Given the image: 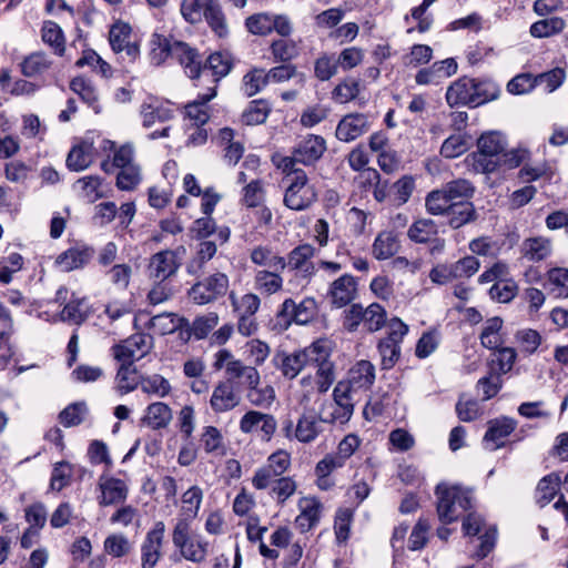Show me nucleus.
Segmentation results:
<instances>
[{
    "label": "nucleus",
    "mask_w": 568,
    "mask_h": 568,
    "mask_svg": "<svg viewBox=\"0 0 568 568\" xmlns=\"http://www.w3.org/2000/svg\"><path fill=\"white\" fill-rule=\"evenodd\" d=\"M241 402L233 383L227 381L219 382L212 392L210 406L214 413H225L234 409Z\"/></svg>",
    "instance_id": "obj_20"
},
{
    "label": "nucleus",
    "mask_w": 568,
    "mask_h": 568,
    "mask_svg": "<svg viewBox=\"0 0 568 568\" xmlns=\"http://www.w3.org/2000/svg\"><path fill=\"white\" fill-rule=\"evenodd\" d=\"M315 314V301L307 298L296 304L292 298L283 302L280 315L297 324L308 323Z\"/></svg>",
    "instance_id": "obj_31"
},
{
    "label": "nucleus",
    "mask_w": 568,
    "mask_h": 568,
    "mask_svg": "<svg viewBox=\"0 0 568 568\" xmlns=\"http://www.w3.org/2000/svg\"><path fill=\"white\" fill-rule=\"evenodd\" d=\"M93 256V251L87 246H74L60 253L55 261L54 266L60 272H71L83 267L89 263Z\"/></svg>",
    "instance_id": "obj_28"
},
{
    "label": "nucleus",
    "mask_w": 568,
    "mask_h": 568,
    "mask_svg": "<svg viewBox=\"0 0 568 568\" xmlns=\"http://www.w3.org/2000/svg\"><path fill=\"white\" fill-rule=\"evenodd\" d=\"M283 271L261 268L254 273L253 286L263 296L274 295L283 290Z\"/></svg>",
    "instance_id": "obj_33"
},
{
    "label": "nucleus",
    "mask_w": 568,
    "mask_h": 568,
    "mask_svg": "<svg viewBox=\"0 0 568 568\" xmlns=\"http://www.w3.org/2000/svg\"><path fill=\"white\" fill-rule=\"evenodd\" d=\"M291 466V455L280 449L267 457L266 463L257 468L252 477V485L257 490H264L283 477Z\"/></svg>",
    "instance_id": "obj_6"
},
{
    "label": "nucleus",
    "mask_w": 568,
    "mask_h": 568,
    "mask_svg": "<svg viewBox=\"0 0 568 568\" xmlns=\"http://www.w3.org/2000/svg\"><path fill=\"white\" fill-rule=\"evenodd\" d=\"M561 478L558 474H549L537 485L535 499L540 507L549 504L560 490Z\"/></svg>",
    "instance_id": "obj_46"
},
{
    "label": "nucleus",
    "mask_w": 568,
    "mask_h": 568,
    "mask_svg": "<svg viewBox=\"0 0 568 568\" xmlns=\"http://www.w3.org/2000/svg\"><path fill=\"white\" fill-rule=\"evenodd\" d=\"M317 199V193L313 185L308 183L304 171H295L288 181L284 195V204L294 211H302L311 206Z\"/></svg>",
    "instance_id": "obj_5"
},
{
    "label": "nucleus",
    "mask_w": 568,
    "mask_h": 568,
    "mask_svg": "<svg viewBox=\"0 0 568 568\" xmlns=\"http://www.w3.org/2000/svg\"><path fill=\"white\" fill-rule=\"evenodd\" d=\"M437 233V224L432 219H418L407 230L408 239L418 244L432 242Z\"/></svg>",
    "instance_id": "obj_45"
},
{
    "label": "nucleus",
    "mask_w": 568,
    "mask_h": 568,
    "mask_svg": "<svg viewBox=\"0 0 568 568\" xmlns=\"http://www.w3.org/2000/svg\"><path fill=\"white\" fill-rule=\"evenodd\" d=\"M175 41L162 34L153 33L150 40V60L153 64L160 65L169 58H173Z\"/></svg>",
    "instance_id": "obj_41"
},
{
    "label": "nucleus",
    "mask_w": 568,
    "mask_h": 568,
    "mask_svg": "<svg viewBox=\"0 0 568 568\" xmlns=\"http://www.w3.org/2000/svg\"><path fill=\"white\" fill-rule=\"evenodd\" d=\"M369 129L367 116L361 113L345 115L336 128V138L343 142H351L363 135Z\"/></svg>",
    "instance_id": "obj_27"
},
{
    "label": "nucleus",
    "mask_w": 568,
    "mask_h": 568,
    "mask_svg": "<svg viewBox=\"0 0 568 568\" xmlns=\"http://www.w3.org/2000/svg\"><path fill=\"white\" fill-rule=\"evenodd\" d=\"M165 537V524L162 520L154 523L145 534L141 544V568H154L162 557Z\"/></svg>",
    "instance_id": "obj_13"
},
{
    "label": "nucleus",
    "mask_w": 568,
    "mask_h": 568,
    "mask_svg": "<svg viewBox=\"0 0 568 568\" xmlns=\"http://www.w3.org/2000/svg\"><path fill=\"white\" fill-rule=\"evenodd\" d=\"M352 384L339 381L333 389V403H322L321 417L324 423L346 424L354 414V393Z\"/></svg>",
    "instance_id": "obj_4"
},
{
    "label": "nucleus",
    "mask_w": 568,
    "mask_h": 568,
    "mask_svg": "<svg viewBox=\"0 0 568 568\" xmlns=\"http://www.w3.org/2000/svg\"><path fill=\"white\" fill-rule=\"evenodd\" d=\"M452 204L453 201L444 187L432 191L425 199L426 210L432 215H446Z\"/></svg>",
    "instance_id": "obj_56"
},
{
    "label": "nucleus",
    "mask_w": 568,
    "mask_h": 568,
    "mask_svg": "<svg viewBox=\"0 0 568 568\" xmlns=\"http://www.w3.org/2000/svg\"><path fill=\"white\" fill-rule=\"evenodd\" d=\"M52 65L50 58L43 52H33L21 62V72L24 77L34 78L45 73Z\"/></svg>",
    "instance_id": "obj_49"
},
{
    "label": "nucleus",
    "mask_w": 568,
    "mask_h": 568,
    "mask_svg": "<svg viewBox=\"0 0 568 568\" xmlns=\"http://www.w3.org/2000/svg\"><path fill=\"white\" fill-rule=\"evenodd\" d=\"M501 158L494 152H487L485 148H477V151L465 158L466 168L476 174H491L500 170Z\"/></svg>",
    "instance_id": "obj_26"
},
{
    "label": "nucleus",
    "mask_w": 568,
    "mask_h": 568,
    "mask_svg": "<svg viewBox=\"0 0 568 568\" xmlns=\"http://www.w3.org/2000/svg\"><path fill=\"white\" fill-rule=\"evenodd\" d=\"M140 116L142 119V125L149 129L158 122L163 123L173 119L174 111L170 102H164L155 97H150L142 102L140 106Z\"/></svg>",
    "instance_id": "obj_18"
},
{
    "label": "nucleus",
    "mask_w": 568,
    "mask_h": 568,
    "mask_svg": "<svg viewBox=\"0 0 568 568\" xmlns=\"http://www.w3.org/2000/svg\"><path fill=\"white\" fill-rule=\"evenodd\" d=\"M97 156V149L92 141L82 140L74 144L68 153L65 164L70 171L81 172L87 170Z\"/></svg>",
    "instance_id": "obj_25"
},
{
    "label": "nucleus",
    "mask_w": 568,
    "mask_h": 568,
    "mask_svg": "<svg viewBox=\"0 0 568 568\" xmlns=\"http://www.w3.org/2000/svg\"><path fill=\"white\" fill-rule=\"evenodd\" d=\"M271 106L265 100H253L242 114V121L246 125H257L266 121Z\"/></svg>",
    "instance_id": "obj_57"
},
{
    "label": "nucleus",
    "mask_w": 568,
    "mask_h": 568,
    "mask_svg": "<svg viewBox=\"0 0 568 568\" xmlns=\"http://www.w3.org/2000/svg\"><path fill=\"white\" fill-rule=\"evenodd\" d=\"M446 215L448 224L453 229H459L475 219V209L470 202L457 201L453 202Z\"/></svg>",
    "instance_id": "obj_50"
},
{
    "label": "nucleus",
    "mask_w": 568,
    "mask_h": 568,
    "mask_svg": "<svg viewBox=\"0 0 568 568\" xmlns=\"http://www.w3.org/2000/svg\"><path fill=\"white\" fill-rule=\"evenodd\" d=\"M549 295L556 298L568 297V268L552 267L547 271L544 284Z\"/></svg>",
    "instance_id": "obj_38"
},
{
    "label": "nucleus",
    "mask_w": 568,
    "mask_h": 568,
    "mask_svg": "<svg viewBox=\"0 0 568 568\" xmlns=\"http://www.w3.org/2000/svg\"><path fill=\"white\" fill-rule=\"evenodd\" d=\"M88 316L89 311L85 298L70 300L60 312L61 321L75 325L82 324L88 318Z\"/></svg>",
    "instance_id": "obj_53"
},
{
    "label": "nucleus",
    "mask_w": 568,
    "mask_h": 568,
    "mask_svg": "<svg viewBox=\"0 0 568 568\" xmlns=\"http://www.w3.org/2000/svg\"><path fill=\"white\" fill-rule=\"evenodd\" d=\"M267 75L264 69L254 68L243 77L242 89L247 97H253L267 85Z\"/></svg>",
    "instance_id": "obj_63"
},
{
    "label": "nucleus",
    "mask_w": 568,
    "mask_h": 568,
    "mask_svg": "<svg viewBox=\"0 0 568 568\" xmlns=\"http://www.w3.org/2000/svg\"><path fill=\"white\" fill-rule=\"evenodd\" d=\"M300 514L295 526L301 532H306L318 525L323 505L316 497H302L298 501Z\"/></svg>",
    "instance_id": "obj_23"
},
{
    "label": "nucleus",
    "mask_w": 568,
    "mask_h": 568,
    "mask_svg": "<svg viewBox=\"0 0 568 568\" xmlns=\"http://www.w3.org/2000/svg\"><path fill=\"white\" fill-rule=\"evenodd\" d=\"M321 423H324V419L321 417V407H318L317 412L303 410L296 426L294 427L290 420L283 430L288 439L294 438L300 443L308 444L314 442L322 433Z\"/></svg>",
    "instance_id": "obj_10"
},
{
    "label": "nucleus",
    "mask_w": 568,
    "mask_h": 568,
    "mask_svg": "<svg viewBox=\"0 0 568 568\" xmlns=\"http://www.w3.org/2000/svg\"><path fill=\"white\" fill-rule=\"evenodd\" d=\"M132 29L129 23L116 21L109 31V42L114 53L122 54L129 62L140 57V45L131 40Z\"/></svg>",
    "instance_id": "obj_14"
},
{
    "label": "nucleus",
    "mask_w": 568,
    "mask_h": 568,
    "mask_svg": "<svg viewBox=\"0 0 568 568\" xmlns=\"http://www.w3.org/2000/svg\"><path fill=\"white\" fill-rule=\"evenodd\" d=\"M387 312L379 303H371L363 306L361 303H353L343 313V327L348 333L363 331L376 333L386 326Z\"/></svg>",
    "instance_id": "obj_2"
},
{
    "label": "nucleus",
    "mask_w": 568,
    "mask_h": 568,
    "mask_svg": "<svg viewBox=\"0 0 568 568\" xmlns=\"http://www.w3.org/2000/svg\"><path fill=\"white\" fill-rule=\"evenodd\" d=\"M300 388L295 392V399L303 410L315 412L314 405L326 403L325 395L327 392H320L317 384H313L311 374L303 376L298 381Z\"/></svg>",
    "instance_id": "obj_29"
},
{
    "label": "nucleus",
    "mask_w": 568,
    "mask_h": 568,
    "mask_svg": "<svg viewBox=\"0 0 568 568\" xmlns=\"http://www.w3.org/2000/svg\"><path fill=\"white\" fill-rule=\"evenodd\" d=\"M41 32L43 42L53 48L58 55H62L65 50V41L60 26L53 21H45Z\"/></svg>",
    "instance_id": "obj_59"
},
{
    "label": "nucleus",
    "mask_w": 568,
    "mask_h": 568,
    "mask_svg": "<svg viewBox=\"0 0 568 568\" xmlns=\"http://www.w3.org/2000/svg\"><path fill=\"white\" fill-rule=\"evenodd\" d=\"M231 70V62L222 53H212L203 64L201 81L216 89V83Z\"/></svg>",
    "instance_id": "obj_30"
},
{
    "label": "nucleus",
    "mask_w": 568,
    "mask_h": 568,
    "mask_svg": "<svg viewBox=\"0 0 568 568\" xmlns=\"http://www.w3.org/2000/svg\"><path fill=\"white\" fill-rule=\"evenodd\" d=\"M377 349L381 355L382 368H393L400 356V344L386 338H382L377 344Z\"/></svg>",
    "instance_id": "obj_62"
},
{
    "label": "nucleus",
    "mask_w": 568,
    "mask_h": 568,
    "mask_svg": "<svg viewBox=\"0 0 568 568\" xmlns=\"http://www.w3.org/2000/svg\"><path fill=\"white\" fill-rule=\"evenodd\" d=\"M229 290V277L224 273H214L195 283L189 291L192 301L199 305L209 304L224 296Z\"/></svg>",
    "instance_id": "obj_11"
},
{
    "label": "nucleus",
    "mask_w": 568,
    "mask_h": 568,
    "mask_svg": "<svg viewBox=\"0 0 568 568\" xmlns=\"http://www.w3.org/2000/svg\"><path fill=\"white\" fill-rule=\"evenodd\" d=\"M203 500V490L199 486L190 487L182 495V514L179 518H189V523L197 516Z\"/></svg>",
    "instance_id": "obj_54"
},
{
    "label": "nucleus",
    "mask_w": 568,
    "mask_h": 568,
    "mask_svg": "<svg viewBox=\"0 0 568 568\" xmlns=\"http://www.w3.org/2000/svg\"><path fill=\"white\" fill-rule=\"evenodd\" d=\"M302 352L306 365L314 366L332 363L333 342L328 338H318Z\"/></svg>",
    "instance_id": "obj_39"
},
{
    "label": "nucleus",
    "mask_w": 568,
    "mask_h": 568,
    "mask_svg": "<svg viewBox=\"0 0 568 568\" xmlns=\"http://www.w3.org/2000/svg\"><path fill=\"white\" fill-rule=\"evenodd\" d=\"M345 383L352 384V388L368 389L375 382V366L369 361L357 362L348 372V379Z\"/></svg>",
    "instance_id": "obj_37"
},
{
    "label": "nucleus",
    "mask_w": 568,
    "mask_h": 568,
    "mask_svg": "<svg viewBox=\"0 0 568 568\" xmlns=\"http://www.w3.org/2000/svg\"><path fill=\"white\" fill-rule=\"evenodd\" d=\"M508 141L505 134L498 131L483 133L477 140V148H485L487 152H494L500 158L507 149Z\"/></svg>",
    "instance_id": "obj_60"
},
{
    "label": "nucleus",
    "mask_w": 568,
    "mask_h": 568,
    "mask_svg": "<svg viewBox=\"0 0 568 568\" xmlns=\"http://www.w3.org/2000/svg\"><path fill=\"white\" fill-rule=\"evenodd\" d=\"M356 295L357 282L351 274H343L333 281L328 290L331 302L337 308L348 305L356 298Z\"/></svg>",
    "instance_id": "obj_22"
},
{
    "label": "nucleus",
    "mask_w": 568,
    "mask_h": 568,
    "mask_svg": "<svg viewBox=\"0 0 568 568\" xmlns=\"http://www.w3.org/2000/svg\"><path fill=\"white\" fill-rule=\"evenodd\" d=\"M399 248L397 235L392 231L377 234L372 245V254L378 261L393 257Z\"/></svg>",
    "instance_id": "obj_40"
},
{
    "label": "nucleus",
    "mask_w": 568,
    "mask_h": 568,
    "mask_svg": "<svg viewBox=\"0 0 568 568\" xmlns=\"http://www.w3.org/2000/svg\"><path fill=\"white\" fill-rule=\"evenodd\" d=\"M98 488L100 496L98 503L100 506H111L125 501L129 493L126 483L120 478L102 474L99 477Z\"/></svg>",
    "instance_id": "obj_17"
},
{
    "label": "nucleus",
    "mask_w": 568,
    "mask_h": 568,
    "mask_svg": "<svg viewBox=\"0 0 568 568\" xmlns=\"http://www.w3.org/2000/svg\"><path fill=\"white\" fill-rule=\"evenodd\" d=\"M325 140L320 135H307L295 148L298 163L312 164L325 152Z\"/></svg>",
    "instance_id": "obj_34"
},
{
    "label": "nucleus",
    "mask_w": 568,
    "mask_h": 568,
    "mask_svg": "<svg viewBox=\"0 0 568 568\" xmlns=\"http://www.w3.org/2000/svg\"><path fill=\"white\" fill-rule=\"evenodd\" d=\"M213 368L215 371L225 369V374L231 378H243L245 386L260 384V373L254 366L245 365L242 361L226 348L220 349L214 354Z\"/></svg>",
    "instance_id": "obj_8"
},
{
    "label": "nucleus",
    "mask_w": 568,
    "mask_h": 568,
    "mask_svg": "<svg viewBox=\"0 0 568 568\" xmlns=\"http://www.w3.org/2000/svg\"><path fill=\"white\" fill-rule=\"evenodd\" d=\"M275 361L283 376L290 379L295 378L306 366L302 351L292 354H277Z\"/></svg>",
    "instance_id": "obj_48"
},
{
    "label": "nucleus",
    "mask_w": 568,
    "mask_h": 568,
    "mask_svg": "<svg viewBox=\"0 0 568 568\" xmlns=\"http://www.w3.org/2000/svg\"><path fill=\"white\" fill-rule=\"evenodd\" d=\"M234 131L230 128L220 130L219 136L224 146V161L230 165H235L244 154V145L240 141H234Z\"/></svg>",
    "instance_id": "obj_47"
},
{
    "label": "nucleus",
    "mask_w": 568,
    "mask_h": 568,
    "mask_svg": "<svg viewBox=\"0 0 568 568\" xmlns=\"http://www.w3.org/2000/svg\"><path fill=\"white\" fill-rule=\"evenodd\" d=\"M438 518L444 524H450L471 508L473 495L467 488L459 485L440 483L436 486Z\"/></svg>",
    "instance_id": "obj_1"
},
{
    "label": "nucleus",
    "mask_w": 568,
    "mask_h": 568,
    "mask_svg": "<svg viewBox=\"0 0 568 568\" xmlns=\"http://www.w3.org/2000/svg\"><path fill=\"white\" fill-rule=\"evenodd\" d=\"M140 389L148 396L164 398L172 392V386L164 376L151 374L140 377Z\"/></svg>",
    "instance_id": "obj_44"
},
{
    "label": "nucleus",
    "mask_w": 568,
    "mask_h": 568,
    "mask_svg": "<svg viewBox=\"0 0 568 568\" xmlns=\"http://www.w3.org/2000/svg\"><path fill=\"white\" fill-rule=\"evenodd\" d=\"M565 26L564 19L551 17L534 22L530 26L529 32L534 38H548L561 32Z\"/></svg>",
    "instance_id": "obj_58"
},
{
    "label": "nucleus",
    "mask_w": 568,
    "mask_h": 568,
    "mask_svg": "<svg viewBox=\"0 0 568 568\" xmlns=\"http://www.w3.org/2000/svg\"><path fill=\"white\" fill-rule=\"evenodd\" d=\"M474 106L485 104L496 100L500 94L499 85L491 80H476L474 79Z\"/></svg>",
    "instance_id": "obj_55"
},
{
    "label": "nucleus",
    "mask_w": 568,
    "mask_h": 568,
    "mask_svg": "<svg viewBox=\"0 0 568 568\" xmlns=\"http://www.w3.org/2000/svg\"><path fill=\"white\" fill-rule=\"evenodd\" d=\"M250 258L253 264L267 270L284 271L286 268V258L277 255L267 246L254 247Z\"/></svg>",
    "instance_id": "obj_42"
},
{
    "label": "nucleus",
    "mask_w": 568,
    "mask_h": 568,
    "mask_svg": "<svg viewBox=\"0 0 568 568\" xmlns=\"http://www.w3.org/2000/svg\"><path fill=\"white\" fill-rule=\"evenodd\" d=\"M469 148L465 134L456 133L448 136L442 144L440 154L446 159H454L464 154Z\"/></svg>",
    "instance_id": "obj_64"
},
{
    "label": "nucleus",
    "mask_w": 568,
    "mask_h": 568,
    "mask_svg": "<svg viewBox=\"0 0 568 568\" xmlns=\"http://www.w3.org/2000/svg\"><path fill=\"white\" fill-rule=\"evenodd\" d=\"M277 429V422L271 414L248 410L240 419V430L243 434L258 433L264 442H270Z\"/></svg>",
    "instance_id": "obj_16"
},
{
    "label": "nucleus",
    "mask_w": 568,
    "mask_h": 568,
    "mask_svg": "<svg viewBox=\"0 0 568 568\" xmlns=\"http://www.w3.org/2000/svg\"><path fill=\"white\" fill-rule=\"evenodd\" d=\"M173 59L184 68L189 78L201 81L203 63L201 55L195 49L191 48L185 42L175 41Z\"/></svg>",
    "instance_id": "obj_24"
},
{
    "label": "nucleus",
    "mask_w": 568,
    "mask_h": 568,
    "mask_svg": "<svg viewBox=\"0 0 568 568\" xmlns=\"http://www.w3.org/2000/svg\"><path fill=\"white\" fill-rule=\"evenodd\" d=\"M473 88L474 79L463 77L454 81L446 91V102L449 106L469 105L474 106L473 102Z\"/></svg>",
    "instance_id": "obj_32"
},
{
    "label": "nucleus",
    "mask_w": 568,
    "mask_h": 568,
    "mask_svg": "<svg viewBox=\"0 0 568 568\" xmlns=\"http://www.w3.org/2000/svg\"><path fill=\"white\" fill-rule=\"evenodd\" d=\"M100 149L108 153V158L101 162V169L105 173H112L115 169L120 170L136 164L134 146L131 143L118 148L113 141L104 139L101 141Z\"/></svg>",
    "instance_id": "obj_15"
},
{
    "label": "nucleus",
    "mask_w": 568,
    "mask_h": 568,
    "mask_svg": "<svg viewBox=\"0 0 568 568\" xmlns=\"http://www.w3.org/2000/svg\"><path fill=\"white\" fill-rule=\"evenodd\" d=\"M216 95L214 87H207L205 93L199 94V97L185 104L184 106V120L190 126H203L211 116V109L209 102Z\"/></svg>",
    "instance_id": "obj_19"
},
{
    "label": "nucleus",
    "mask_w": 568,
    "mask_h": 568,
    "mask_svg": "<svg viewBox=\"0 0 568 568\" xmlns=\"http://www.w3.org/2000/svg\"><path fill=\"white\" fill-rule=\"evenodd\" d=\"M153 347V337L136 333L112 347L114 358L120 363H134L146 356Z\"/></svg>",
    "instance_id": "obj_12"
},
{
    "label": "nucleus",
    "mask_w": 568,
    "mask_h": 568,
    "mask_svg": "<svg viewBox=\"0 0 568 568\" xmlns=\"http://www.w3.org/2000/svg\"><path fill=\"white\" fill-rule=\"evenodd\" d=\"M140 387L136 369L132 363H121L115 376V389L120 395H125Z\"/></svg>",
    "instance_id": "obj_51"
},
{
    "label": "nucleus",
    "mask_w": 568,
    "mask_h": 568,
    "mask_svg": "<svg viewBox=\"0 0 568 568\" xmlns=\"http://www.w3.org/2000/svg\"><path fill=\"white\" fill-rule=\"evenodd\" d=\"M552 253V242L545 236L528 237L521 243V254L531 262H541Z\"/></svg>",
    "instance_id": "obj_36"
},
{
    "label": "nucleus",
    "mask_w": 568,
    "mask_h": 568,
    "mask_svg": "<svg viewBox=\"0 0 568 568\" xmlns=\"http://www.w3.org/2000/svg\"><path fill=\"white\" fill-rule=\"evenodd\" d=\"M229 297L237 316L255 315L261 307V298L255 293H246L239 297L234 292H231Z\"/></svg>",
    "instance_id": "obj_52"
},
{
    "label": "nucleus",
    "mask_w": 568,
    "mask_h": 568,
    "mask_svg": "<svg viewBox=\"0 0 568 568\" xmlns=\"http://www.w3.org/2000/svg\"><path fill=\"white\" fill-rule=\"evenodd\" d=\"M213 368L215 371L225 369V374L231 378H243L245 386L260 384V373L254 366L245 365L242 361L226 348L220 349L214 354Z\"/></svg>",
    "instance_id": "obj_7"
},
{
    "label": "nucleus",
    "mask_w": 568,
    "mask_h": 568,
    "mask_svg": "<svg viewBox=\"0 0 568 568\" xmlns=\"http://www.w3.org/2000/svg\"><path fill=\"white\" fill-rule=\"evenodd\" d=\"M172 542L187 561L200 564L206 559L209 542L200 536L192 535L189 518L176 519L172 530Z\"/></svg>",
    "instance_id": "obj_3"
},
{
    "label": "nucleus",
    "mask_w": 568,
    "mask_h": 568,
    "mask_svg": "<svg viewBox=\"0 0 568 568\" xmlns=\"http://www.w3.org/2000/svg\"><path fill=\"white\" fill-rule=\"evenodd\" d=\"M503 320L498 316L488 318L479 335L480 344L487 349H498L503 343Z\"/></svg>",
    "instance_id": "obj_43"
},
{
    "label": "nucleus",
    "mask_w": 568,
    "mask_h": 568,
    "mask_svg": "<svg viewBox=\"0 0 568 568\" xmlns=\"http://www.w3.org/2000/svg\"><path fill=\"white\" fill-rule=\"evenodd\" d=\"M202 17L210 27L221 37L227 32L224 14L214 0H205V8Z\"/></svg>",
    "instance_id": "obj_61"
},
{
    "label": "nucleus",
    "mask_w": 568,
    "mask_h": 568,
    "mask_svg": "<svg viewBox=\"0 0 568 568\" xmlns=\"http://www.w3.org/2000/svg\"><path fill=\"white\" fill-rule=\"evenodd\" d=\"M173 418L171 407L163 402H154L148 405L142 422L151 429L166 428Z\"/></svg>",
    "instance_id": "obj_35"
},
{
    "label": "nucleus",
    "mask_w": 568,
    "mask_h": 568,
    "mask_svg": "<svg viewBox=\"0 0 568 568\" xmlns=\"http://www.w3.org/2000/svg\"><path fill=\"white\" fill-rule=\"evenodd\" d=\"M185 253V247L181 245L174 250H163L153 254L148 265L150 277L156 281H165L175 275Z\"/></svg>",
    "instance_id": "obj_9"
},
{
    "label": "nucleus",
    "mask_w": 568,
    "mask_h": 568,
    "mask_svg": "<svg viewBox=\"0 0 568 568\" xmlns=\"http://www.w3.org/2000/svg\"><path fill=\"white\" fill-rule=\"evenodd\" d=\"M517 422L510 417H499L488 422L484 444L489 450H496L505 445L506 438L516 429Z\"/></svg>",
    "instance_id": "obj_21"
}]
</instances>
